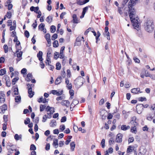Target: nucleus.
Here are the masks:
<instances>
[{
  "label": "nucleus",
  "instance_id": "obj_1",
  "mask_svg": "<svg viewBox=\"0 0 155 155\" xmlns=\"http://www.w3.org/2000/svg\"><path fill=\"white\" fill-rule=\"evenodd\" d=\"M137 0H130L129 2L128 7L129 9V16L134 28L139 29V23H138L137 17L136 16V11L133 7L136 4Z\"/></svg>",
  "mask_w": 155,
  "mask_h": 155
},
{
  "label": "nucleus",
  "instance_id": "obj_2",
  "mask_svg": "<svg viewBox=\"0 0 155 155\" xmlns=\"http://www.w3.org/2000/svg\"><path fill=\"white\" fill-rule=\"evenodd\" d=\"M144 26L145 29L148 32H151L153 30L154 26L153 21L147 20L144 23Z\"/></svg>",
  "mask_w": 155,
  "mask_h": 155
},
{
  "label": "nucleus",
  "instance_id": "obj_3",
  "mask_svg": "<svg viewBox=\"0 0 155 155\" xmlns=\"http://www.w3.org/2000/svg\"><path fill=\"white\" fill-rule=\"evenodd\" d=\"M20 48H18L16 47V50L15 53H14V54L17 53V58L16 59V61L18 63V61H20L22 59V51H19V50H21V46L20 47Z\"/></svg>",
  "mask_w": 155,
  "mask_h": 155
},
{
  "label": "nucleus",
  "instance_id": "obj_4",
  "mask_svg": "<svg viewBox=\"0 0 155 155\" xmlns=\"http://www.w3.org/2000/svg\"><path fill=\"white\" fill-rule=\"evenodd\" d=\"M27 85L28 88V93L29 94V97L31 98L34 95V92L32 91V87L34 86V85L33 84H27Z\"/></svg>",
  "mask_w": 155,
  "mask_h": 155
},
{
  "label": "nucleus",
  "instance_id": "obj_5",
  "mask_svg": "<svg viewBox=\"0 0 155 155\" xmlns=\"http://www.w3.org/2000/svg\"><path fill=\"white\" fill-rule=\"evenodd\" d=\"M83 78L81 77H78L75 80H74V83L76 85L78 86H81L83 84Z\"/></svg>",
  "mask_w": 155,
  "mask_h": 155
},
{
  "label": "nucleus",
  "instance_id": "obj_6",
  "mask_svg": "<svg viewBox=\"0 0 155 155\" xmlns=\"http://www.w3.org/2000/svg\"><path fill=\"white\" fill-rule=\"evenodd\" d=\"M137 112L138 114H140L143 110V104H137L136 107Z\"/></svg>",
  "mask_w": 155,
  "mask_h": 155
},
{
  "label": "nucleus",
  "instance_id": "obj_7",
  "mask_svg": "<svg viewBox=\"0 0 155 155\" xmlns=\"http://www.w3.org/2000/svg\"><path fill=\"white\" fill-rule=\"evenodd\" d=\"M122 134L119 133L117 134L116 138V141L117 142L120 143L122 142Z\"/></svg>",
  "mask_w": 155,
  "mask_h": 155
},
{
  "label": "nucleus",
  "instance_id": "obj_8",
  "mask_svg": "<svg viewBox=\"0 0 155 155\" xmlns=\"http://www.w3.org/2000/svg\"><path fill=\"white\" fill-rule=\"evenodd\" d=\"M4 77H5V80L6 81V84L7 86L9 87L11 86V82L9 79V77L7 76H4Z\"/></svg>",
  "mask_w": 155,
  "mask_h": 155
},
{
  "label": "nucleus",
  "instance_id": "obj_9",
  "mask_svg": "<svg viewBox=\"0 0 155 155\" xmlns=\"http://www.w3.org/2000/svg\"><path fill=\"white\" fill-rule=\"evenodd\" d=\"M73 20L71 21V22H72L73 23L77 24L79 22V20H78L77 15L76 14H74L72 16Z\"/></svg>",
  "mask_w": 155,
  "mask_h": 155
},
{
  "label": "nucleus",
  "instance_id": "obj_10",
  "mask_svg": "<svg viewBox=\"0 0 155 155\" xmlns=\"http://www.w3.org/2000/svg\"><path fill=\"white\" fill-rule=\"evenodd\" d=\"M131 93L135 94H137L139 92L140 93L142 92L140 91V89L139 87L132 89L131 90Z\"/></svg>",
  "mask_w": 155,
  "mask_h": 155
},
{
  "label": "nucleus",
  "instance_id": "obj_11",
  "mask_svg": "<svg viewBox=\"0 0 155 155\" xmlns=\"http://www.w3.org/2000/svg\"><path fill=\"white\" fill-rule=\"evenodd\" d=\"M107 111L104 110H101L100 112V114L102 116V119L104 120L106 118V116L105 115V114L107 113Z\"/></svg>",
  "mask_w": 155,
  "mask_h": 155
},
{
  "label": "nucleus",
  "instance_id": "obj_12",
  "mask_svg": "<svg viewBox=\"0 0 155 155\" xmlns=\"http://www.w3.org/2000/svg\"><path fill=\"white\" fill-rule=\"evenodd\" d=\"M43 53L41 51H39L37 54V57L40 61H42L43 59L42 57Z\"/></svg>",
  "mask_w": 155,
  "mask_h": 155
},
{
  "label": "nucleus",
  "instance_id": "obj_13",
  "mask_svg": "<svg viewBox=\"0 0 155 155\" xmlns=\"http://www.w3.org/2000/svg\"><path fill=\"white\" fill-rule=\"evenodd\" d=\"M48 100L45 97L43 98V97H41L38 100V101L39 103L43 102V103H45L48 102Z\"/></svg>",
  "mask_w": 155,
  "mask_h": 155
},
{
  "label": "nucleus",
  "instance_id": "obj_14",
  "mask_svg": "<svg viewBox=\"0 0 155 155\" xmlns=\"http://www.w3.org/2000/svg\"><path fill=\"white\" fill-rule=\"evenodd\" d=\"M61 104L62 105L68 107L69 105L70 102L68 101L63 100L61 102Z\"/></svg>",
  "mask_w": 155,
  "mask_h": 155
},
{
  "label": "nucleus",
  "instance_id": "obj_15",
  "mask_svg": "<svg viewBox=\"0 0 155 155\" xmlns=\"http://www.w3.org/2000/svg\"><path fill=\"white\" fill-rule=\"evenodd\" d=\"M0 109L1 110L3 113H4L6 110H7V106L6 104H4L2 106L0 107Z\"/></svg>",
  "mask_w": 155,
  "mask_h": 155
},
{
  "label": "nucleus",
  "instance_id": "obj_16",
  "mask_svg": "<svg viewBox=\"0 0 155 155\" xmlns=\"http://www.w3.org/2000/svg\"><path fill=\"white\" fill-rule=\"evenodd\" d=\"M32 77L33 76L31 74L29 73L27 74V77L25 78V80L27 81H30L32 78Z\"/></svg>",
  "mask_w": 155,
  "mask_h": 155
},
{
  "label": "nucleus",
  "instance_id": "obj_17",
  "mask_svg": "<svg viewBox=\"0 0 155 155\" xmlns=\"http://www.w3.org/2000/svg\"><path fill=\"white\" fill-rule=\"evenodd\" d=\"M5 94L3 93H1L0 94V102L1 103H4L5 101Z\"/></svg>",
  "mask_w": 155,
  "mask_h": 155
},
{
  "label": "nucleus",
  "instance_id": "obj_18",
  "mask_svg": "<svg viewBox=\"0 0 155 155\" xmlns=\"http://www.w3.org/2000/svg\"><path fill=\"white\" fill-rule=\"evenodd\" d=\"M130 128L129 126H126L125 125H123L121 126V129L125 131Z\"/></svg>",
  "mask_w": 155,
  "mask_h": 155
},
{
  "label": "nucleus",
  "instance_id": "obj_19",
  "mask_svg": "<svg viewBox=\"0 0 155 155\" xmlns=\"http://www.w3.org/2000/svg\"><path fill=\"white\" fill-rule=\"evenodd\" d=\"M62 79V78L61 76L58 77L55 81V84L57 85L60 84L61 81Z\"/></svg>",
  "mask_w": 155,
  "mask_h": 155
},
{
  "label": "nucleus",
  "instance_id": "obj_20",
  "mask_svg": "<svg viewBox=\"0 0 155 155\" xmlns=\"http://www.w3.org/2000/svg\"><path fill=\"white\" fill-rule=\"evenodd\" d=\"M136 117L135 116L131 118L130 123L134 125H136L137 124V122L136 121Z\"/></svg>",
  "mask_w": 155,
  "mask_h": 155
},
{
  "label": "nucleus",
  "instance_id": "obj_21",
  "mask_svg": "<svg viewBox=\"0 0 155 155\" xmlns=\"http://www.w3.org/2000/svg\"><path fill=\"white\" fill-rule=\"evenodd\" d=\"M22 135L21 134L18 135L17 134H15L14 136V138L16 140H19L21 139Z\"/></svg>",
  "mask_w": 155,
  "mask_h": 155
},
{
  "label": "nucleus",
  "instance_id": "obj_22",
  "mask_svg": "<svg viewBox=\"0 0 155 155\" xmlns=\"http://www.w3.org/2000/svg\"><path fill=\"white\" fill-rule=\"evenodd\" d=\"M91 7H92V8L93 9H94V7H92V6H86L84 8H83V11H82V12L83 13V14L84 13V14H85L86 12L87 11V10H88V8H91Z\"/></svg>",
  "mask_w": 155,
  "mask_h": 155
},
{
  "label": "nucleus",
  "instance_id": "obj_23",
  "mask_svg": "<svg viewBox=\"0 0 155 155\" xmlns=\"http://www.w3.org/2000/svg\"><path fill=\"white\" fill-rule=\"evenodd\" d=\"M7 149L8 150V153L11 154L14 151H16V149H13L11 147H7Z\"/></svg>",
  "mask_w": 155,
  "mask_h": 155
},
{
  "label": "nucleus",
  "instance_id": "obj_24",
  "mask_svg": "<svg viewBox=\"0 0 155 155\" xmlns=\"http://www.w3.org/2000/svg\"><path fill=\"white\" fill-rule=\"evenodd\" d=\"M70 146H71V149L72 151H74L75 147V144L74 142H72L70 143Z\"/></svg>",
  "mask_w": 155,
  "mask_h": 155
},
{
  "label": "nucleus",
  "instance_id": "obj_25",
  "mask_svg": "<svg viewBox=\"0 0 155 155\" xmlns=\"http://www.w3.org/2000/svg\"><path fill=\"white\" fill-rule=\"evenodd\" d=\"M46 21L49 23H50L52 20V18L51 16H48L46 19Z\"/></svg>",
  "mask_w": 155,
  "mask_h": 155
},
{
  "label": "nucleus",
  "instance_id": "obj_26",
  "mask_svg": "<svg viewBox=\"0 0 155 155\" xmlns=\"http://www.w3.org/2000/svg\"><path fill=\"white\" fill-rule=\"evenodd\" d=\"M56 28L54 25H51L50 27L51 32L52 33H54L56 31Z\"/></svg>",
  "mask_w": 155,
  "mask_h": 155
},
{
  "label": "nucleus",
  "instance_id": "obj_27",
  "mask_svg": "<svg viewBox=\"0 0 155 155\" xmlns=\"http://www.w3.org/2000/svg\"><path fill=\"white\" fill-rule=\"evenodd\" d=\"M46 106L45 104H41L40 106V110L41 112L43 111L46 108Z\"/></svg>",
  "mask_w": 155,
  "mask_h": 155
},
{
  "label": "nucleus",
  "instance_id": "obj_28",
  "mask_svg": "<svg viewBox=\"0 0 155 155\" xmlns=\"http://www.w3.org/2000/svg\"><path fill=\"white\" fill-rule=\"evenodd\" d=\"M18 77H16L15 78H14L12 81V84L13 85H15V84L16 82L18 80Z\"/></svg>",
  "mask_w": 155,
  "mask_h": 155
},
{
  "label": "nucleus",
  "instance_id": "obj_29",
  "mask_svg": "<svg viewBox=\"0 0 155 155\" xmlns=\"http://www.w3.org/2000/svg\"><path fill=\"white\" fill-rule=\"evenodd\" d=\"M50 124L51 127H54V126H55L56 125V120H53L51 121Z\"/></svg>",
  "mask_w": 155,
  "mask_h": 155
},
{
  "label": "nucleus",
  "instance_id": "obj_30",
  "mask_svg": "<svg viewBox=\"0 0 155 155\" xmlns=\"http://www.w3.org/2000/svg\"><path fill=\"white\" fill-rule=\"evenodd\" d=\"M56 69L57 70H60L61 68V66L60 63L58 62L56 63Z\"/></svg>",
  "mask_w": 155,
  "mask_h": 155
},
{
  "label": "nucleus",
  "instance_id": "obj_31",
  "mask_svg": "<svg viewBox=\"0 0 155 155\" xmlns=\"http://www.w3.org/2000/svg\"><path fill=\"white\" fill-rule=\"evenodd\" d=\"M53 46L54 47L56 48L58 46V41L57 40L54 41L53 43Z\"/></svg>",
  "mask_w": 155,
  "mask_h": 155
},
{
  "label": "nucleus",
  "instance_id": "obj_32",
  "mask_svg": "<svg viewBox=\"0 0 155 155\" xmlns=\"http://www.w3.org/2000/svg\"><path fill=\"white\" fill-rule=\"evenodd\" d=\"M5 6H7L8 7V10H10L12 8L13 5L12 4L9 3L8 4H5Z\"/></svg>",
  "mask_w": 155,
  "mask_h": 155
},
{
  "label": "nucleus",
  "instance_id": "obj_33",
  "mask_svg": "<svg viewBox=\"0 0 155 155\" xmlns=\"http://www.w3.org/2000/svg\"><path fill=\"white\" fill-rule=\"evenodd\" d=\"M50 56L47 57L46 58V61L45 62L46 64H48V65H50L49 63H50L51 62L50 61Z\"/></svg>",
  "mask_w": 155,
  "mask_h": 155
},
{
  "label": "nucleus",
  "instance_id": "obj_34",
  "mask_svg": "<svg viewBox=\"0 0 155 155\" xmlns=\"http://www.w3.org/2000/svg\"><path fill=\"white\" fill-rule=\"evenodd\" d=\"M21 97L20 96H16L15 98V101L16 102H18L21 101Z\"/></svg>",
  "mask_w": 155,
  "mask_h": 155
},
{
  "label": "nucleus",
  "instance_id": "obj_35",
  "mask_svg": "<svg viewBox=\"0 0 155 155\" xmlns=\"http://www.w3.org/2000/svg\"><path fill=\"white\" fill-rule=\"evenodd\" d=\"M45 25L43 23H41L38 26V29H42L41 30H43L45 28Z\"/></svg>",
  "mask_w": 155,
  "mask_h": 155
},
{
  "label": "nucleus",
  "instance_id": "obj_36",
  "mask_svg": "<svg viewBox=\"0 0 155 155\" xmlns=\"http://www.w3.org/2000/svg\"><path fill=\"white\" fill-rule=\"evenodd\" d=\"M6 73V71L4 69H1L0 70V75L2 76Z\"/></svg>",
  "mask_w": 155,
  "mask_h": 155
},
{
  "label": "nucleus",
  "instance_id": "obj_37",
  "mask_svg": "<svg viewBox=\"0 0 155 155\" xmlns=\"http://www.w3.org/2000/svg\"><path fill=\"white\" fill-rule=\"evenodd\" d=\"M30 122V120L29 117H27L26 120H24V123L25 124H28Z\"/></svg>",
  "mask_w": 155,
  "mask_h": 155
},
{
  "label": "nucleus",
  "instance_id": "obj_38",
  "mask_svg": "<svg viewBox=\"0 0 155 155\" xmlns=\"http://www.w3.org/2000/svg\"><path fill=\"white\" fill-rule=\"evenodd\" d=\"M105 140L104 139H103L101 143V145L102 147V148H104L105 147Z\"/></svg>",
  "mask_w": 155,
  "mask_h": 155
},
{
  "label": "nucleus",
  "instance_id": "obj_39",
  "mask_svg": "<svg viewBox=\"0 0 155 155\" xmlns=\"http://www.w3.org/2000/svg\"><path fill=\"white\" fill-rule=\"evenodd\" d=\"M48 52L47 53V57L50 56V55L51 54L52 50L50 48H49L47 50Z\"/></svg>",
  "mask_w": 155,
  "mask_h": 155
},
{
  "label": "nucleus",
  "instance_id": "obj_40",
  "mask_svg": "<svg viewBox=\"0 0 155 155\" xmlns=\"http://www.w3.org/2000/svg\"><path fill=\"white\" fill-rule=\"evenodd\" d=\"M3 48L5 53H6L8 52V47L6 45H4Z\"/></svg>",
  "mask_w": 155,
  "mask_h": 155
},
{
  "label": "nucleus",
  "instance_id": "obj_41",
  "mask_svg": "<svg viewBox=\"0 0 155 155\" xmlns=\"http://www.w3.org/2000/svg\"><path fill=\"white\" fill-rule=\"evenodd\" d=\"M30 149L31 150H33V151H34L36 150V147L34 144H32L30 146Z\"/></svg>",
  "mask_w": 155,
  "mask_h": 155
},
{
  "label": "nucleus",
  "instance_id": "obj_42",
  "mask_svg": "<svg viewBox=\"0 0 155 155\" xmlns=\"http://www.w3.org/2000/svg\"><path fill=\"white\" fill-rule=\"evenodd\" d=\"M58 37V35L57 34H54L51 37V39L52 40H54L56 39Z\"/></svg>",
  "mask_w": 155,
  "mask_h": 155
},
{
  "label": "nucleus",
  "instance_id": "obj_43",
  "mask_svg": "<svg viewBox=\"0 0 155 155\" xmlns=\"http://www.w3.org/2000/svg\"><path fill=\"white\" fill-rule=\"evenodd\" d=\"M132 147H132L131 146H129L127 148V153H130L132 151Z\"/></svg>",
  "mask_w": 155,
  "mask_h": 155
},
{
  "label": "nucleus",
  "instance_id": "obj_44",
  "mask_svg": "<svg viewBox=\"0 0 155 155\" xmlns=\"http://www.w3.org/2000/svg\"><path fill=\"white\" fill-rule=\"evenodd\" d=\"M6 15L8 18H10L12 16L11 13L10 11L8 12Z\"/></svg>",
  "mask_w": 155,
  "mask_h": 155
},
{
  "label": "nucleus",
  "instance_id": "obj_45",
  "mask_svg": "<svg viewBox=\"0 0 155 155\" xmlns=\"http://www.w3.org/2000/svg\"><path fill=\"white\" fill-rule=\"evenodd\" d=\"M54 108L52 107H50L49 106H48L46 108L45 110L47 111V112H49V111L51 110V109H52L53 110Z\"/></svg>",
  "mask_w": 155,
  "mask_h": 155
},
{
  "label": "nucleus",
  "instance_id": "obj_46",
  "mask_svg": "<svg viewBox=\"0 0 155 155\" xmlns=\"http://www.w3.org/2000/svg\"><path fill=\"white\" fill-rule=\"evenodd\" d=\"M45 37L46 40L50 39V35L49 33L46 34L45 36Z\"/></svg>",
  "mask_w": 155,
  "mask_h": 155
},
{
  "label": "nucleus",
  "instance_id": "obj_47",
  "mask_svg": "<svg viewBox=\"0 0 155 155\" xmlns=\"http://www.w3.org/2000/svg\"><path fill=\"white\" fill-rule=\"evenodd\" d=\"M14 93L15 95H18V87H15L14 89Z\"/></svg>",
  "mask_w": 155,
  "mask_h": 155
},
{
  "label": "nucleus",
  "instance_id": "obj_48",
  "mask_svg": "<svg viewBox=\"0 0 155 155\" xmlns=\"http://www.w3.org/2000/svg\"><path fill=\"white\" fill-rule=\"evenodd\" d=\"M138 100L140 101H146L147 99L145 97H141L138 98Z\"/></svg>",
  "mask_w": 155,
  "mask_h": 155
},
{
  "label": "nucleus",
  "instance_id": "obj_49",
  "mask_svg": "<svg viewBox=\"0 0 155 155\" xmlns=\"http://www.w3.org/2000/svg\"><path fill=\"white\" fill-rule=\"evenodd\" d=\"M131 131L132 133H135V132L136 131V128L135 125H134V127H131Z\"/></svg>",
  "mask_w": 155,
  "mask_h": 155
},
{
  "label": "nucleus",
  "instance_id": "obj_50",
  "mask_svg": "<svg viewBox=\"0 0 155 155\" xmlns=\"http://www.w3.org/2000/svg\"><path fill=\"white\" fill-rule=\"evenodd\" d=\"M73 104L74 106L78 104L79 103V101L78 100L75 99H74L72 101Z\"/></svg>",
  "mask_w": 155,
  "mask_h": 155
},
{
  "label": "nucleus",
  "instance_id": "obj_51",
  "mask_svg": "<svg viewBox=\"0 0 155 155\" xmlns=\"http://www.w3.org/2000/svg\"><path fill=\"white\" fill-rule=\"evenodd\" d=\"M47 118H48L47 117V116L46 114L44 115L43 117V120L42 121L43 122H45L46 121Z\"/></svg>",
  "mask_w": 155,
  "mask_h": 155
},
{
  "label": "nucleus",
  "instance_id": "obj_52",
  "mask_svg": "<svg viewBox=\"0 0 155 155\" xmlns=\"http://www.w3.org/2000/svg\"><path fill=\"white\" fill-rule=\"evenodd\" d=\"M24 34H25V36L26 37H27V38L29 37V33L28 31L26 30L25 31V33H24Z\"/></svg>",
  "mask_w": 155,
  "mask_h": 155
},
{
  "label": "nucleus",
  "instance_id": "obj_53",
  "mask_svg": "<svg viewBox=\"0 0 155 155\" xmlns=\"http://www.w3.org/2000/svg\"><path fill=\"white\" fill-rule=\"evenodd\" d=\"M66 117L65 116H64L62 117L61 121V122H64L66 121Z\"/></svg>",
  "mask_w": 155,
  "mask_h": 155
},
{
  "label": "nucleus",
  "instance_id": "obj_54",
  "mask_svg": "<svg viewBox=\"0 0 155 155\" xmlns=\"http://www.w3.org/2000/svg\"><path fill=\"white\" fill-rule=\"evenodd\" d=\"M60 127V129L61 130V131H63L65 129V126L64 125H61Z\"/></svg>",
  "mask_w": 155,
  "mask_h": 155
},
{
  "label": "nucleus",
  "instance_id": "obj_55",
  "mask_svg": "<svg viewBox=\"0 0 155 155\" xmlns=\"http://www.w3.org/2000/svg\"><path fill=\"white\" fill-rule=\"evenodd\" d=\"M37 25V21L36 20H35V22L32 24V26L35 29L36 28Z\"/></svg>",
  "mask_w": 155,
  "mask_h": 155
},
{
  "label": "nucleus",
  "instance_id": "obj_56",
  "mask_svg": "<svg viewBox=\"0 0 155 155\" xmlns=\"http://www.w3.org/2000/svg\"><path fill=\"white\" fill-rule=\"evenodd\" d=\"M9 30L10 31H12L13 30H15L16 28V27L14 25H11L10 26Z\"/></svg>",
  "mask_w": 155,
  "mask_h": 155
},
{
  "label": "nucleus",
  "instance_id": "obj_57",
  "mask_svg": "<svg viewBox=\"0 0 155 155\" xmlns=\"http://www.w3.org/2000/svg\"><path fill=\"white\" fill-rule=\"evenodd\" d=\"M109 32L108 31L105 32V34L107 36V40H109L110 39V37Z\"/></svg>",
  "mask_w": 155,
  "mask_h": 155
},
{
  "label": "nucleus",
  "instance_id": "obj_58",
  "mask_svg": "<svg viewBox=\"0 0 155 155\" xmlns=\"http://www.w3.org/2000/svg\"><path fill=\"white\" fill-rule=\"evenodd\" d=\"M121 8H120L119 7H118V12L120 15H121L123 14V12L121 10Z\"/></svg>",
  "mask_w": 155,
  "mask_h": 155
},
{
  "label": "nucleus",
  "instance_id": "obj_59",
  "mask_svg": "<svg viewBox=\"0 0 155 155\" xmlns=\"http://www.w3.org/2000/svg\"><path fill=\"white\" fill-rule=\"evenodd\" d=\"M3 119L5 123H6L8 121V115H4Z\"/></svg>",
  "mask_w": 155,
  "mask_h": 155
},
{
  "label": "nucleus",
  "instance_id": "obj_60",
  "mask_svg": "<svg viewBox=\"0 0 155 155\" xmlns=\"http://www.w3.org/2000/svg\"><path fill=\"white\" fill-rule=\"evenodd\" d=\"M113 115L110 113H109L107 117V119L108 120H110L112 118Z\"/></svg>",
  "mask_w": 155,
  "mask_h": 155
},
{
  "label": "nucleus",
  "instance_id": "obj_61",
  "mask_svg": "<svg viewBox=\"0 0 155 155\" xmlns=\"http://www.w3.org/2000/svg\"><path fill=\"white\" fill-rule=\"evenodd\" d=\"M54 56L55 57V58L56 59H57V58L59 57V54L58 52H55V53H54Z\"/></svg>",
  "mask_w": 155,
  "mask_h": 155
},
{
  "label": "nucleus",
  "instance_id": "obj_62",
  "mask_svg": "<svg viewBox=\"0 0 155 155\" xmlns=\"http://www.w3.org/2000/svg\"><path fill=\"white\" fill-rule=\"evenodd\" d=\"M50 144L49 143L46 144L45 149L46 150H48L50 149Z\"/></svg>",
  "mask_w": 155,
  "mask_h": 155
},
{
  "label": "nucleus",
  "instance_id": "obj_63",
  "mask_svg": "<svg viewBox=\"0 0 155 155\" xmlns=\"http://www.w3.org/2000/svg\"><path fill=\"white\" fill-rule=\"evenodd\" d=\"M66 14V13L65 12H63L62 13L60 16V18L61 19H62L63 18V16Z\"/></svg>",
  "mask_w": 155,
  "mask_h": 155
},
{
  "label": "nucleus",
  "instance_id": "obj_64",
  "mask_svg": "<svg viewBox=\"0 0 155 155\" xmlns=\"http://www.w3.org/2000/svg\"><path fill=\"white\" fill-rule=\"evenodd\" d=\"M134 141V138L133 137H130L129 138L128 141L129 143H132Z\"/></svg>",
  "mask_w": 155,
  "mask_h": 155
}]
</instances>
